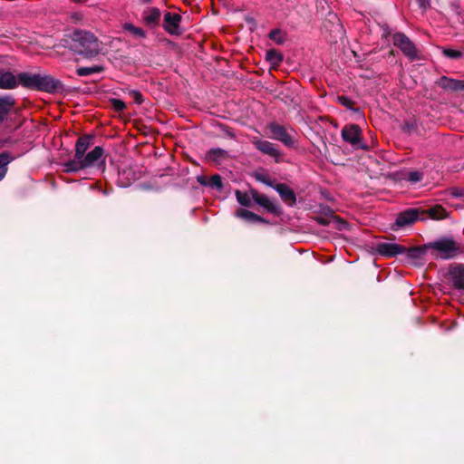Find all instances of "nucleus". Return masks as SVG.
Returning a JSON list of instances; mask_svg holds the SVG:
<instances>
[{"mask_svg": "<svg viewBox=\"0 0 464 464\" xmlns=\"http://www.w3.org/2000/svg\"><path fill=\"white\" fill-rule=\"evenodd\" d=\"M72 43L73 50L87 58L96 56L101 51L98 39L93 34L87 31H74L72 35Z\"/></svg>", "mask_w": 464, "mask_h": 464, "instance_id": "f257e3e1", "label": "nucleus"}, {"mask_svg": "<svg viewBox=\"0 0 464 464\" xmlns=\"http://www.w3.org/2000/svg\"><path fill=\"white\" fill-rule=\"evenodd\" d=\"M19 83L26 88L53 92L59 86V82L49 74L21 72L18 74Z\"/></svg>", "mask_w": 464, "mask_h": 464, "instance_id": "f03ea898", "label": "nucleus"}, {"mask_svg": "<svg viewBox=\"0 0 464 464\" xmlns=\"http://www.w3.org/2000/svg\"><path fill=\"white\" fill-rule=\"evenodd\" d=\"M104 150L102 147L96 146L92 150L84 154L82 159L78 160H69L64 164V170L66 172H77L82 169L92 168L96 165H103Z\"/></svg>", "mask_w": 464, "mask_h": 464, "instance_id": "7ed1b4c3", "label": "nucleus"}, {"mask_svg": "<svg viewBox=\"0 0 464 464\" xmlns=\"http://www.w3.org/2000/svg\"><path fill=\"white\" fill-rule=\"evenodd\" d=\"M434 256L442 259L453 258L460 253L459 245L451 238H441L427 245Z\"/></svg>", "mask_w": 464, "mask_h": 464, "instance_id": "20e7f679", "label": "nucleus"}, {"mask_svg": "<svg viewBox=\"0 0 464 464\" xmlns=\"http://www.w3.org/2000/svg\"><path fill=\"white\" fill-rule=\"evenodd\" d=\"M393 44L410 59L417 57V49L414 44L403 34L397 33L393 35Z\"/></svg>", "mask_w": 464, "mask_h": 464, "instance_id": "39448f33", "label": "nucleus"}, {"mask_svg": "<svg viewBox=\"0 0 464 464\" xmlns=\"http://www.w3.org/2000/svg\"><path fill=\"white\" fill-rule=\"evenodd\" d=\"M266 129L269 130V137L272 139L281 141L287 147H292L294 145L292 137L284 126L277 123H270Z\"/></svg>", "mask_w": 464, "mask_h": 464, "instance_id": "423d86ee", "label": "nucleus"}, {"mask_svg": "<svg viewBox=\"0 0 464 464\" xmlns=\"http://www.w3.org/2000/svg\"><path fill=\"white\" fill-rule=\"evenodd\" d=\"M252 143L262 153L275 158L276 160L281 157V153L275 144L268 140H263L257 138H253Z\"/></svg>", "mask_w": 464, "mask_h": 464, "instance_id": "0eeeda50", "label": "nucleus"}, {"mask_svg": "<svg viewBox=\"0 0 464 464\" xmlns=\"http://www.w3.org/2000/svg\"><path fill=\"white\" fill-rule=\"evenodd\" d=\"M425 219V217H422L421 211L418 208H411L401 214L396 218V225L398 227H405L413 223L418 219Z\"/></svg>", "mask_w": 464, "mask_h": 464, "instance_id": "6e6552de", "label": "nucleus"}, {"mask_svg": "<svg viewBox=\"0 0 464 464\" xmlns=\"http://www.w3.org/2000/svg\"><path fill=\"white\" fill-rule=\"evenodd\" d=\"M376 251L383 256L392 257L404 253L406 248L396 243H379Z\"/></svg>", "mask_w": 464, "mask_h": 464, "instance_id": "1a4fd4ad", "label": "nucleus"}, {"mask_svg": "<svg viewBox=\"0 0 464 464\" xmlns=\"http://www.w3.org/2000/svg\"><path fill=\"white\" fill-rule=\"evenodd\" d=\"M181 16L176 13H166L164 15V28L170 34H179V23Z\"/></svg>", "mask_w": 464, "mask_h": 464, "instance_id": "9d476101", "label": "nucleus"}, {"mask_svg": "<svg viewBox=\"0 0 464 464\" xmlns=\"http://www.w3.org/2000/svg\"><path fill=\"white\" fill-rule=\"evenodd\" d=\"M343 139L353 146H358L361 141V130L357 125L345 126L342 130Z\"/></svg>", "mask_w": 464, "mask_h": 464, "instance_id": "9b49d317", "label": "nucleus"}, {"mask_svg": "<svg viewBox=\"0 0 464 464\" xmlns=\"http://www.w3.org/2000/svg\"><path fill=\"white\" fill-rule=\"evenodd\" d=\"M449 275L453 285L458 289H464V265L455 264L450 267Z\"/></svg>", "mask_w": 464, "mask_h": 464, "instance_id": "f8f14e48", "label": "nucleus"}, {"mask_svg": "<svg viewBox=\"0 0 464 464\" xmlns=\"http://www.w3.org/2000/svg\"><path fill=\"white\" fill-rule=\"evenodd\" d=\"M437 83L442 89L451 92H459L464 90V81L455 80L446 76L440 77L437 81Z\"/></svg>", "mask_w": 464, "mask_h": 464, "instance_id": "ddd939ff", "label": "nucleus"}, {"mask_svg": "<svg viewBox=\"0 0 464 464\" xmlns=\"http://www.w3.org/2000/svg\"><path fill=\"white\" fill-rule=\"evenodd\" d=\"M251 195L256 204L262 206L269 212L276 213L277 211L276 206L267 196L261 194L256 190H251Z\"/></svg>", "mask_w": 464, "mask_h": 464, "instance_id": "4468645a", "label": "nucleus"}, {"mask_svg": "<svg viewBox=\"0 0 464 464\" xmlns=\"http://www.w3.org/2000/svg\"><path fill=\"white\" fill-rule=\"evenodd\" d=\"M92 142V137L85 135L80 137L75 144V153L74 157L72 160H78L82 158V156L85 154L86 150L90 147Z\"/></svg>", "mask_w": 464, "mask_h": 464, "instance_id": "2eb2a0df", "label": "nucleus"}, {"mask_svg": "<svg viewBox=\"0 0 464 464\" xmlns=\"http://www.w3.org/2000/svg\"><path fill=\"white\" fill-rule=\"evenodd\" d=\"M19 83L18 76L16 77L12 72H4L0 74V88L1 89H13Z\"/></svg>", "mask_w": 464, "mask_h": 464, "instance_id": "dca6fc26", "label": "nucleus"}, {"mask_svg": "<svg viewBox=\"0 0 464 464\" xmlns=\"http://www.w3.org/2000/svg\"><path fill=\"white\" fill-rule=\"evenodd\" d=\"M276 189L285 202L289 205H294L295 203V195L288 186L285 184H278L276 187Z\"/></svg>", "mask_w": 464, "mask_h": 464, "instance_id": "f3484780", "label": "nucleus"}, {"mask_svg": "<svg viewBox=\"0 0 464 464\" xmlns=\"http://www.w3.org/2000/svg\"><path fill=\"white\" fill-rule=\"evenodd\" d=\"M14 105V101L11 96L0 97V122L7 117Z\"/></svg>", "mask_w": 464, "mask_h": 464, "instance_id": "a211bd4d", "label": "nucleus"}, {"mask_svg": "<svg viewBox=\"0 0 464 464\" xmlns=\"http://www.w3.org/2000/svg\"><path fill=\"white\" fill-rule=\"evenodd\" d=\"M421 215L425 218L426 215H429L430 218L440 220L445 218L448 216V212L442 206L436 205L428 210L421 211Z\"/></svg>", "mask_w": 464, "mask_h": 464, "instance_id": "6ab92c4d", "label": "nucleus"}, {"mask_svg": "<svg viewBox=\"0 0 464 464\" xmlns=\"http://www.w3.org/2000/svg\"><path fill=\"white\" fill-rule=\"evenodd\" d=\"M198 181L201 185L208 186L210 188H216L218 189L222 188V179L219 175H213L209 179L204 176H198Z\"/></svg>", "mask_w": 464, "mask_h": 464, "instance_id": "aec40b11", "label": "nucleus"}, {"mask_svg": "<svg viewBox=\"0 0 464 464\" xmlns=\"http://www.w3.org/2000/svg\"><path fill=\"white\" fill-rule=\"evenodd\" d=\"M143 17L147 24H156L160 20V11L155 7L149 8L144 11Z\"/></svg>", "mask_w": 464, "mask_h": 464, "instance_id": "412c9836", "label": "nucleus"}, {"mask_svg": "<svg viewBox=\"0 0 464 464\" xmlns=\"http://www.w3.org/2000/svg\"><path fill=\"white\" fill-rule=\"evenodd\" d=\"M14 160V157L8 152H3L0 154V180H2L6 172L8 164Z\"/></svg>", "mask_w": 464, "mask_h": 464, "instance_id": "4be33fe9", "label": "nucleus"}, {"mask_svg": "<svg viewBox=\"0 0 464 464\" xmlns=\"http://www.w3.org/2000/svg\"><path fill=\"white\" fill-rule=\"evenodd\" d=\"M237 216L241 218H244L246 220H248L250 222H263L264 219L259 217L258 215L249 211V210H246V209H244V208H240L237 211Z\"/></svg>", "mask_w": 464, "mask_h": 464, "instance_id": "5701e85b", "label": "nucleus"}, {"mask_svg": "<svg viewBox=\"0 0 464 464\" xmlns=\"http://www.w3.org/2000/svg\"><path fill=\"white\" fill-rule=\"evenodd\" d=\"M266 58L273 67L278 66L283 61V55L274 49L266 52Z\"/></svg>", "mask_w": 464, "mask_h": 464, "instance_id": "b1692460", "label": "nucleus"}, {"mask_svg": "<svg viewBox=\"0 0 464 464\" xmlns=\"http://www.w3.org/2000/svg\"><path fill=\"white\" fill-rule=\"evenodd\" d=\"M102 70V66L93 65L90 67H80L76 70V72L79 76H88L93 73L101 72Z\"/></svg>", "mask_w": 464, "mask_h": 464, "instance_id": "393cba45", "label": "nucleus"}, {"mask_svg": "<svg viewBox=\"0 0 464 464\" xmlns=\"http://www.w3.org/2000/svg\"><path fill=\"white\" fill-rule=\"evenodd\" d=\"M123 29L126 32H129L130 34H132L136 38H144L145 37V32L137 26H134L132 24H125L123 25Z\"/></svg>", "mask_w": 464, "mask_h": 464, "instance_id": "a878e982", "label": "nucleus"}, {"mask_svg": "<svg viewBox=\"0 0 464 464\" xmlns=\"http://www.w3.org/2000/svg\"><path fill=\"white\" fill-rule=\"evenodd\" d=\"M426 249H429L427 247V245L423 247H412L409 248L405 252H407V256L410 258H420L426 252Z\"/></svg>", "mask_w": 464, "mask_h": 464, "instance_id": "bb28decb", "label": "nucleus"}, {"mask_svg": "<svg viewBox=\"0 0 464 464\" xmlns=\"http://www.w3.org/2000/svg\"><path fill=\"white\" fill-rule=\"evenodd\" d=\"M236 197H237V201H238V203L240 205L246 206V207L250 206L251 198H250V196L247 193L242 192L240 190H237L236 191Z\"/></svg>", "mask_w": 464, "mask_h": 464, "instance_id": "cd10ccee", "label": "nucleus"}, {"mask_svg": "<svg viewBox=\"0 0 464 464\" xmlns=\"http://www.w3.org/2000/svg\"><path fill=\"white\" fill-rule=\"evenodd\" d=\"M269 37L271 40L275 41L276 44H283L284 43V35L280 30H272L269 33Z\"/></svg>", "mask_w": 464, "mask_h": 464, "instance_id": "c85d7f7f", "label": "nucleus"}, {"mask_svg": "<svg viewBox=\"0 0 464 464\" xmlns=\"http://www.w3.org/2000/svg\"><path fill=\"white\" fill-rule=\"evenodd\" d=\"M111 103L116 111H122L126 108L125 102L119 99H111Z\"/></svg>", "mask_w": 464, "mask_h": 464, "instance_id": "c756f323", "label": "nucleus"}, {"mask_svg": "<svg viewBox=\"0 0 464 464\" xmlns=\"http://www.w3.org/2000/svg\"><path fill=\"white\" fill-rule=\"evenodd\" d=\"M408 180L412 182V183H416V182H419L422 179V174L420 172V171H411L409 174H408Z\"/></svg>", "mask_w": 464, "mask_h": 464, "instance_id": "7c9ffc66", "label": "nucleus"}, {"mask_svg": "<svg viewBox=\"0 0 464 464\" xmlns=\"http://www.w3.org/2000/svg\"><path fill=\"white\" fill-rule=\"evenodd\" d=\"M443 53L447 57L453 58V59H456V58H459V57L461 56V53L460 52L456 51V50H452V49H445V50H443Z\"/></svg>", "mask_w": 464, "mask_h": 464, "instance_id": "2f4dec72", "label": "nucleus"}, {"mask_svg": "<svg viewBox=\"0 0 464 464\" xmlns=\"http://www.w3.org/2000/svg\"><path fill=\"white\" fill-rule=\"evenodd\" d=\"M130 96L134 100V102L138 104L142 102L141 93L138 91H130Z\"/></svg>", "mask_w": 464, "mask_h": 464, "instance_id": "473e14b6", "label": "nucleus"}, {"mask_svg": "<svg viewBox=\"0 0 464 464\" xmlns=\"http://www.w3.org/2000/svg\"><path fill=\"white\" fill-rule=\"evenodd\" d=\"M338 101L341 104L344 105L347 108L353 107V102L345 96H339Z\"/></svg>", "mask_w": 464, "mask_h": 464, "instance_id": "72a5a7b5", "label": "nucleus"}, {"mask_svg": "<svg viewBox=\"0 0 464 464\" xmlns=\"http://www.w3.org/2000/svg\"><path fill=\"white\" fill-rule=\"evenodd\" d=\"M225 151L220 149H215L209 151L208 157L214 158V157H222L224 155Z\"/></svg>", "mask_w": 464, "mask_h": 464, "instance_id": "f704fd0d", "label": "nucleus"}, {"mask_svg": "<svg viewBox=\"0 0 464 464\" xmlns=\"http://www.w3.org/2000/svg\"><path fill=\"white\" fill-rule=\"evenodd\" d=\"M450 194L452 196V197H455V198H460V197H463L464 196V192L462 189L460 188H451L450 190Z\"/></svg>", "mask_w": 464, "mask_h": 464, "instance_id": "c9c22d12", "label": "nucleus"}, {"mask_svg": "<svg viewBox=\"0 0 464 464\" xmlns=\"http://www.w3.org/2000/svg\"><path fill=\"white\" fill-rule=\"evenodd\" d=\"M417 2L421 8L426 9L430 6V0H417Z\"/></svg>", "mask_w": 464, "mask_h": 464, "instance_id": "e433bc0d", "label": "nucleus"}, {"mask_svg": "<svg viewBox=\"0 0 464 464\" xmlns=\"http://www.w3.org/2000/svg\"><path fill=\"white\" fill-rule=\"evenodd\" d=\"M257 179H258V180H260V181H262V182H264V183H266V184L270 185V183L268 182V180H267V179H266V177H265V176H263V175H258V176H257Z\"/></svg>", "mask_w": 464, "mask_h": 464, "instance_id": "4c0bfd02", "label": "nucleus"}, {"mask_svg": "<svg viewBox=\"0 0 464 464\" xmlns=\"http://www.w3.org/2000/svg\"><path fill=\"white\" fill-rule=\"evenodd\" d=\"M144 4L151 3L153 0H141Z\"/></svg>", "mask_w": 464, "mask_h": 464, "instance_id": "58836bf2", "label": "nucleus"}]
</instances>
